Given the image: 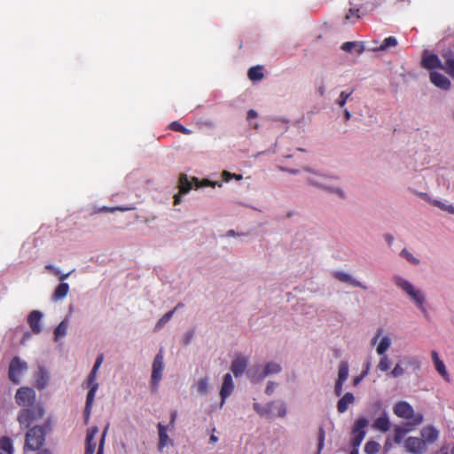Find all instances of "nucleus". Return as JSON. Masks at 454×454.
Wrapping results in <instances>:
<instances>
[{"mask_svg": "<svg viewBox=\"0 0 454 454\" xmlns=\"http://www.w3.org/2000/svg\"><path fill=\"white\" fill-rule=\"evenodd\" d=\"M355 401V397L352 393H346L337 403V411L340 413H344L348 406L353 403Z\"/></svg>", "mask_w": 454, "mask_h": 454, "instance_id": "obj_23", "label": "nucleus"}, {"mask_svg": "<svg viewBox=\"0 0 454 454\" xmlns=\"http://www.w3.org/2000/svg\"><path fill=\"white\" fill-rule=\"evenodd\" d=\"M174 199H175L174 203H175L176 205V204H178V203L180 202V200H181V197H180V195H179V194L175 195V196H174Z\"/></svg>", "mask_w": 454, "mask_h": 454, "instance_id": "obj_62", "label": "nucleus"}, {"mask_svg": "<svg viewBox=\"0 0 454 454\" xmlns=\"http://www.w3.org/2000/svg\"><path fill=\"white\" fill-rule=\"evenodd\" d=\"M43 314L38 310L31 311L27 316V324L35 334H38L42 332V320Z\"/></svg>", "mask_w": 454, "mask_h": 454, "instance_id": "obj_15", "label": "nucleus"}, {"mask_svg": "<svg viewBox=\"0 0 454 454\" xmlns=\"http://www.w3.org/2000/svg\"><path fill=\"white\" fill-rule=\"evenodd\" d=\"M193 334H194V333L192 331L186 333V334L184 336V343L185 345H188L191 342V340L193 337Z\"/></svg>", "mask_w": 454, "mask_h": 454, "instance_id": "obj_58", "label": "nucleus"}, {"mask_svg": "<svg viewBox=\"0 0 454 454\" xmlns=\"http://www.w3.org/2000/svg\"><path fill=\"white\" fill-rule=\"evenodd\" d=\"M46 428L43 426H35L26 433L24 451H35L41 449L45 442Z\"/></svg>", "mask_w": 454, "mask_h": 454, "instance_id": "obj_1", "label": "nucleus"}, {"mask_svg": "<svg viewBox=\"0 0 454 454\" xmlns=\"http://www.w3.org/2000/svg\"><path fill=\"white\" fill-rule=\"evenodd\" d=\"M436 205L438 207H440L442 209L449 212L450 214L454 215V206H452V205H444V204H442L439 201L436 202Z\"/></svg>", "mask_w": 454, "mask_h": 454, "instance_id": "obj_54", "label": "nucleus"}, {"mask_svg": "<svg viewBox=\"0 0 454 454\" xmlns=\"http://www.w3.org/2000/svg\"><path fill=\"white\" fill-rule=\"evenodd\" d=\"M353 93V90L349 92H347V91H341L340 96H339V98L337 99L336 103L340 106V107H343L347 102V100L348 99V98L352 95Z\"/></svg>", "mask_w": 454, "mask_h": 454, "instance_id": "obj_45", "label": "nucleus"}, {"mask_svg": "<svg viewBox=\"0 0 454 454\" xmlns=\"http://www.w3.org/2000/svg\"><path fill=\"white\" fill-rule=\"evenodd\" d=\"M97 375H98V372L90 371V372L89 373V375L87 377V380L83 383V385H85V387L89 389L86 398H90V399L95 398V395L98 389Z\"/></svg>", "mask_w": 454, "mask_h": 454, "instance_id": "obj_17", "label": "nucleus"}, {"mask_svg": "<svg viewBox=\"0 0 454 454\" xmlns=\"http://www.w3.org/2000/svg\"><path fill=\"white\" fill-rule=\"evenodd\" d=\"M98 433V427H91L87 430L86 440H85V452L84 454H94L97 444L94 441L97 434Z\"/></svg>", "mask_w": 454, "mask_h": 454, "instance_id": "obj_16", "label": "nucleus"}, {"mask_svg": "<svg viewBox=\"0 0 454 454\" xmlns=\"http://www.w3.org/2000/svg\"><path fill=\"white\" fill-rule=\"evenodd\" d=\"M429 76L431 82L434 86L443 90H449L450 89L451 82L444 74L436 71H431Z\"/></svg>", "mask_w": 454, "mask_h": 454, "instance_id": "obj_14", "label": "nucleus"}, {"mask_svg": "<svg viewBox=\"0 0 454 454\" xmlns=\"http://www.w3.org/2000/svg\"><path fill=\"white\" fill-rule=\"evenodd\" d=\"M394 282L398 287H400L403 292H405L414 301V302L416 303L418 308L424 314L427 313V309L424 306L425 295L420 290L416 289L410 281H408L399 276H395L394 278Z\"/></svg>", "mask_w": 454, "mask_h": 454, "instance_id": "obj_2", "label": "nucleus"}, {"mask_svg": "<svg viewBox=\"0 0 454 454\" xmlns=\"http://www.w3.org/2000/svg\"><path fill=\"white\" fill-rule=\"evenodd\" d=\"M373 427L381 431V432H387L390 428V421L387 415H383L380 418H378L374 423Z\"/></svg>", "mask_w": 454, "mask_h": 454, "instance_id": "obj_28", "label": "nucleus"}, {"mask_svg": "<svg viewBox=\"0 0 454 454\" xmlns=\"http://www.w3.org/2000/svg\"><path fill=\"white\" fill-rule=\"evenodd\" d=\"M257 117V113L256 111L253 110V109H250L248 112H247V120L250 121L254 118H256Z\"/></svg>", "mask_w": 454, "mask_h": 454, "instance_id": "obj_59", "label": "nucleus"}, {"mask_svg": "<svg viewBox=\"0 0 454 454\" xmlns=\"http://www.w3.org/2000/svg\"><path fill=\"white\" fill-rule=\"evenodd\" d=\"M333 277L340 282L348 283L353 286L361 287L363 289H367L366 286H364L361 282L354 279L349 274L342 271H335L333 273Z\"/></svg>", "mask_w": 454, "mask_h": 454, "instance_id": "obj_22", "label": "nucleus"}, {"mask_svg": "<svg viewBox=\"0 0 454 454\" xmlns=\"http://www.w3.org/2000/svg\"><path fill=\"white\" fill-rule=\"evenodd\" d=\"M104 361V355L103 354H99L95 361V364L92 367V372H98V369L99 367L101 366L102 363Z\"/></svg>", "mask_w": 454, "mask_h": 454, "instance_id": "obj_52", "label": "nucleus"}, {"mask_svg": "<svg viewBox=\"0 0 454 454\" xmlns=\"http://www.w3.org/2000/svg\"><path fill=\"white\" fill-rule=\"evenodd\" d=\"M46 269H47V270H51V272H53V274L59 276V279H60L61 281H63V280H65L66 278H68V276H69V275H70V273H71V272H68V273H67V274H60V271H59L58 269L54 268L52 265H47V266H46Z\"/></svg>", "mask_w": 454, "mask_h": 454, "instance_id": "obj_50", "label": "nucleus"}, {"mask_svg": "<svg viewBox=\"0 0 454 454\" xmlns=\"http://www.w3.org/2000/svg\"><path fill=\"white\" fill-rule=\"evenodd\" d=\"M36 395L33 388L27 387H20L15 395V401L18 405L31 407L38 403L35 402Z\"/></svg>", "mask_w": 454, "mask_h": 454, "instance_id": "obj_5", "label": "nucleus"}, {"mask_svg": "<svg viewBox=\"0 0 454 454\" xmlns=\"http://www.w3.org/2000/svg\"><path fill=\"white\" fill-rule=\"evenodd\" d=\"M68 328L67 320H63L54 330L55 340H58L59 338L64 337L67 334Z\"/></svg>", "mask_w": 454, "mask_h": 454, "instance_id": "obj_32", "label": "nucleus"}, {"mask_svg": "<svg viewBox=\"0 0 454 454\" xmlns=\"http://www.w3.org/2000/svg\"><path fill=\"white\" fill-rule=\"evenodd\" d=\"M421 66L422 67L428 70H433L434 68H441L443 70V64H442L438 56L427 51H426L423 54Z\"/></svg>", "mask_w": 454, "mask_h": 454, "instance_id": "obj_12", "label": "nucleus"}, {"mask_svg": "<svg viewBox=\"0 0 454 454\" xmlns=\"http://www.w3.org/2000/svg\"><path fill=\"white\" fill-rule=\"evenodd\" d=\"M325 91V86H320L318 88V93H319L320 96H324Z\"/></svg>", "mask_w": 454, "mask_h": 454, "instance_id": "obj_63", "label": "nucleus"}, {"mask_svg": "<svg viewBox=\"0 0 454 454\" xmlns=\"http://www.w3.org/2000/svg\"><path fill=\"white\" fill-rule=\"evenodd\" d=\"M390 346V340L387 337L382 338L380 344L377 347V353L380 356H384L385 352L387 350V348Z\"/></svg>", "mask_w": 454, "mask_h": 454, "instance_id": "obj_42", "label": "nucleus"}, {"mask_svg": "<svg viewBox=\"0 0 454 454\" xmlns=\"http://www.w3.org/2000/svg\"><path fill=\"white\" fill-rule=\"evenodd\" d=\"M175 310H170L164 314L156 323L154 331L157 332L161 329L173 317Z\"/></svg>", "mask_w": 454, "mask_h": 454, "instance_id": "obj_34", "label": "nucleus"}, {"mask_svg": "<svg viewBox=\"0 0 454 454\" xmlns=\"http://www.w3.org/2000/svg\"><path fill=\"white\" fill-rule=\"evenodd\" d=\"M348 377V364L347 361H341L339 365L337 380L345 382L347 380Z\"/></svg>", "mask_w": 454, "mask_h": 454, "instance_id": "obj_31", "label": "nucleus"}, {"mask_svg": "<svg viewBox=\"0 0 454 454\" xmlns=\"http://www.w3.org/2000/svg\"><path fill=\"white\" fill-rule=\"evenodd\" d=\"M410 431L403 427H395V442L400 443L404 438L405 434Z\"/></svg>", "mask_w": 454, "mask_h": 454, "instance_id": "obj_41", "label": "nucleus"}, {"mask_svg": "<svg viewBox=\"0 0 454 454\" xmlns=\"http://www.w3.org/2000/svg\"><path fill=\"white\" fill-rule=\"evenodd\" d=\"M355 47H358V54H361L364 51V46L362 44H358L357 42H346L342 43L340 48L344 51L350 52Z\"/></svg>", "mask_w": 454, "mask_h": 454, "instance_id": "obj_36", "label": "nucleus"}, {"mask_svg": "<svg viewBox=\"0 0 454 454\" xmlns=\"http://www.w3.org/2000/svg\"><path fill=\"white\" fill-rule=\"evenodd\" d=\"M38 454H51V452L49 450H43L38 452Z\"/></svg>", "mask_w": 454, "mask_h": 454, "instance_id": "obj_64", "label": "nucleus"}, {"mask_svg": "<svg viewBox=\"0 0 454 454\" xmlns=\"http://www.w3.org/2000/svg\"><path fill=\"white\" fill-rule=\"evenodd\" d=\"M234 383L231 373H226L223 377V381L220 389V396H221V406L225 403L226 398H228L233 392Z\"/></svg>", "mask_w": 454, "mask_h": 454, "instance_id": "obj_13", "label": "nucleus"}, {"mask_svg": "<svg viewBox=\"0 0 454 454\" xmlns=\"http://www.w3.org/2000/svg\"><path fill=\"white\" fill-rule=\"evenodd\" d=\"M401 255L404 257L408 262H411L412 264H419V261L416 257L413 256L411 253H410L407 249H403L401 252Z\"/></svg>", "mask_w": 454, "mask_h": 454, "instance_id": "obj_46", "label": "nucleus"}, {"mask_svg": "<svg viewBox=\"0 0 454 454\" xmlns=\"http://www.w3.org/2000/svg\"><path fill=\"white\" fill-rule=\"evenodd\" d=\"M136 207L133 204L128 205V206H118L114 207H104L101 210L105 212H114V211H131L135 210Z\"/></svg>", "mask_w": 454, "mask_h": 454, "instance_id": "obj_40", "label": "nucleus"}, {"mask_svg": "<svg viewBox=\"0 0 454 454\" xmlns=\"http://www.w3.org/2000/svg\"><path fill=\"white\" fill-rule=\"evenodd\" d=\"M343 383L342 381L340 380H336L335 382V386H334V394L337 395V396H340L342 393V387H343Z\"/></svg>", "mask_w": 454, "mask_h": 454, "instance_id": "obj_55", "label": "nucleus"}, {"mask_svg": "<svg viewBox=\"0 0 454 454\" xmlns=\"http://www.w3.org/2000/svg\"><path fill=\"white\" fill-rule=\"evenodd\" d=\"M169 129L173 131L180 132L184 135H189L192 133V131L190 129H186L184 126H183L177 121H172L169 124Z\"/></svg>", "mask_w": 454, "mask_h": 454, "instance_id": "obj_39", "label": "nucleus"}, {"mask_svg": "<svg viewBox=\"0 0 454 454\" xmlns=\"http://www.w3.org/2000/svg\"><path fill=\"white\" fill-rule=\"evenodd\" d=\"M443 70L454 80V54L444 55Z\"/></svg>", "mask_w": 454, "mask_h": 454, "instance_id": "obj_27", "label": "nucleus"}, {"mask_svg": "<svg viewBox=\"0 0 454 454\" xmlns=\"http://www.w3.org/2000/svg\"><path fill=\"white\" fill-rule=\"evenodd\" d=\"M422 440L426 442V445L434 443L439 437L438 430L433 426H427L421 430Z\"/></svg>", "mask_w": 454, "mask_h": 454, "instance_id": "obj_20", "label": "nucleus"}, {"mask_svg": "<svg viewBox=\"0 0 454 454\" xmlns=\"http://www.w3.org/2000/svg\"><path fill=\"white\" fill-rule=\"evenodd\" d=\"M0 449L5 451L7 454H12L13 446L12 441L11 438L7 436H3L0 438Z\"/></svg>", "mask_w": 454, "mask_h": 454, "instance_id": "obj_33", "label": "nucleus"}, {"mask_svg": "<svg viewBox=\"0 0 454 454\" xmlns=\"http://www.w3.org/2000/svg\"><path fill=\"white\" fill-rule=\"evenodd\" d=\"M163 359H164V356H163L162 351L160 350L154 357V360L153 363L151 383H152V387L154 390L157 389L159 382L160 381L161 377H162V372L164 369Z\"/></svg>", "mask_w": 454, "mask_h": 454, "instance_id": "obj_7", "label": "nucleus"}, {"mask_svg": "<svg viewBox=\"0 0 454 454\" xmlns=\"http://www.w3.org/2000/svg\"><path fill=\"white\" fill-rule=\"evenodd\" d=\"M368 425V420L365 418L358 419L353 427L352 433L354 434L353 445L358 446L363 442L365 436V427Z\"/></svg>", "mask_w": 454, "mask_h": 454, "instance_id": "obj_10", "label": "nucleus"}, {"mask_svg": "<svg viewBox=\"0 0 454 454\" xmlns=\"http://www.w3.org/2000/svg\"><path fill=\"white\" fill-rule=\"evenodd\" d=\"M385 239L388 243V245H391L393 240H394V237L392 235H390V234H386L385 235Z\"/></svg>", "mask_w": 454, "mask_h": 454, "instance_id": "obj_60", "label": "nucleus"}, {"mask_svg": "<svg viewBox=\"0 0 454 454\" xmlns=\"http://www.w3.org/2000/svg\"><path fill=\"white\" fill-rule=\"evenodd\" d=\"M247 76L251 81H260L263 78L262 67L260 66L249 68Z\"/></svg>", "mask_w": 454, "mask_h": 454, "instance_id": "obj_30", "label": "nucleus"}, {"mask_svg": "<svg viewBox=\"0 0 454 454\" xmlns=\"http://www.w3.org/2000/svg\"><path fill=\"white\" fill-rule=\"evenodd\" d=\"M351 117V114L348 109H345L344 111V118L346 121H348Z\"/></svg>", "mask_w": 454, "mask_h": 454, "instance_id": "obj_61", "label": "nucleus"}, {"mask_svg": "<svg viewBox=\"0 0 454 454\" xmlns=\"http://www.w3.org/2000/svg\"><path fill=\"white\" fill-rule=\"evenodd\" d=\"M196 389L200 395H205L208 391V380L207 378H203L198 380L196 383Z\"/></svg>", "mask_w": 454, "mask_h": 454, "instance_id": "obj_37", "label": "nucleus"}, {"mask_svg": "<svg viewBox=\"0 0 454 454\" xmlns=\"http://www.w3.org/2000/svg\"><path fill=\"white\" fill-rule=\"evenodd\" d=\"M107 428H108V426L105 428V430H104V432H103V434H102V437H101V439H100V442H99V446H98V449L97 454H103V451H104L105 438H106V434Z\"/></svg>", "mask_w": 454, "mask_h": 454, "instance_id": "obj_53", "label": "nucleus"}, {"mask_svg": "<svg viewBox=\"0 0 454 454\" xmlns=\"http://www.w3.org/2000/svg\"><path fill=\"white\" fill-rule=\"evenodd\" d=\"M93 402H94V399L86 398L85 408L83 411L85 424H88V422H89Z\"/></svg>", "mask_w": 454, "mask_h": 454, "instance_id": "obj_43", "label": "nucleus"}, {"mask_svg": "<svg viewBox=\"0 0 454 454\" xmlns=\"http://www.w3.org/2000/svg\"><path fill=\"white\" fill-rule=\"evenodd\" d=\"M360 18L359 9L350 8L344 17V24H353L357 21Z\"/></svg>", "mask_w": 454, "mask_h": 454, "instance_id": "obj_29", "label": "nucleus"}, {"mask_svg": "<svg viewBox=\"0 0 454 454\" xmlns=\"http://www.w3.org/2000/svg\"><path fill=\"white\" fill-rule=\"evenodd\" d=\"M277 409V415L279 418H284L286 415V405L285 402H279L278 403H275Z\"/></svg>", "mask_w": 454, "mask_h": 454, "instance_id": "obj_47", "label": "nucleus"}, {"mask_svg": "<svg viewBox=\"0 0 454 454\" xmlns=\"http://www.w3.org/2000/svg\"><path fill=\"white\" fill-rule=\"evenodd\" d=\"M49 375L45 370L40 368L39 372L35 375V387L39 389H44L48 385Z\"/></svg>", "mask_w": 454, "mask_h": 454, "instance_id": "obj_24", "label": "nucleus"}, {"mask_svg": "<svg viewBox=\"0 0 454 454\" xmlns=\"http://www.w3.org/2000/svg\"><path fill=\"white\" fill-rule=\"evenodd\" d=\"M259 371L260 367L256 368L255 372L251 374L253 380L260 381L270 374L278 373L281 371V366L275 362H270L265 365L262 372Z\"/></svg>", "mask_w": 454, "mask_h": 454, "instance_id": "obj_11", "label": "nucleus"}, {"mask_svg": "<svg viewBox=\"0 0 454 454\" xmlns=\"http://www.w3.org/2000/svg\"><path fill=\"white\" fill-rule=\"evenodd\" d=\"M406 450L412 454H423L427 451L426 442L419 437H408L404 442Z\"/></svg>", "mask_w": 454, "mask_h": 454, "instance_id": "obj_9", "label": "nucleus"}, {"mask_svg": "<svg viewBox=\"0 0 454 454\" xmlns=\"http://www.w3.org/2000/svg\"><path fill=\"white\" fill-rule=\"evenodd\" d=\"M393 411L399 418L411 419L410 423L411 426L419 425L423 421V415L421 413L414 414L412 406L407 402H398L395 404Z\"/></svg>", "mask_w": 454, "mask_h": 454, "instance_id": "obj_4", "label": "nucleus"}, {"mask_svg": "<svg viewBox=\"0 0 454 454\" xmlns=\"http://www.w3.org/2000/svg\"><path fill=\"white\" fill-rule=\"evenodd\" d=\"M27 369L26 362H22L20 357L15 356L12 359L9 366L8 377L14 384L20 382V376Z\"/></svg>", "mask_w": 454, "mask_h": 454, "instance_id": "obj_6", "label": "nucleus"}, {"mask_svg": "<svg viewBox=\"0 0 454 454\" xmlns=\"http://www.w3.org/2000/svg\"><path fill=\"white\" fill-rule=\"evenodd\" d=\"M68 291H69V285L67 283H60L56 287V289L53 293V295H52V299L54 301L62 300L67 296Z\"/></svg>", "mask_w": 454, "mask_h": 454, "instance_id": "obj_26", "label": "nucleus"}, {"mask_svg": "<svg viewBox=\"0 0 454 454\" xmlns=\"http://www.w3.org/2000/svg\"><path fill=\"white\" fill-rule=\"evenodd\" d=\"M247 366V359L241 356H237L231 365V370L235 377H239L243 374Z\"/></svg>", "mask_w": 454, "mask_h": 454, "instance_id": "obj_19", "label": "nucleus"}, {"mask_svg": "<svg viewBox=\"0 0 454 454\" xmlns=\"http://www.w3.org/2000/svg\"><path fill=\"white\" fill-rule=\"evenodd\" d=\"M44 415V409L42 403L32 405L20 411L18 421L20 427L28 428L34 422L41 419Z\"/></svg>", "mask_w": 454, "mask_h": 454, "instance_id": "obj_3", "label": "nucleus"}, {"mask_svg": "<svg viewBox=\"0 0 454 454\" xmlns=\"http://www.w3.org/2000/svg\"><path fill=\"white\" fill-rule=\"evenodd\" d=\"M404 373V370L403 368L399 364H397L394 369L391 371L390 374L393 378H397V377H400L402 376L403 374Z\"/></svg>", "mask_w": 454, "mask_h": 454, "instance_id": "obj_51", "label": "nucleus"}, {"mask_svg": "<svg viewBox=\"0 0 454 454\" xmlns=\"http://www.w3.org/2000/svg\"><path fill=\"white\" fill-rule=\"evenodd\" d=\"M274 388H275V383L272 382V381H270L267 384V387L265 388V394L268 395H272V393L274 392Z\"/></svg>", "mask_w": 454, "mask_h": 454, "instance_id": "obj_57", "label": "nucleus"}, {"mask_svg": "<svg viewBox=\"0 0 454 454\" xmlns=\"http://www.w3.org/2000/svg\"><path fill=\"white\" fill-rule=\"evenodd\" d=\"M431 356L434 361L435 370L446 381H450V375L446 370L444 363L439 358L438 353L433 350L431 352Z\"/></svg>", "mask_w": 454, "mask_h": 454, "instance_id": "obj_21", "label": "nucleus"}, {"mask_svg": "<svg viewBox=\"0 0 454 454\" xmlns=\"http://www.w3.org/2000/svg\"><path fill=\"white\" fill-rule=\"evenodd\" d=\"M397 45V40L395 36H388L384 39L382 43L376 49L377 51H385L390 47H395Z\"/></svg>", "mask_w": 454, "mask_h": 454, "instance_id": "obj_35", "label": "nucleus"}, {"mask_svg": "<svg viewBox=\"0 0 454 454\" xmlns=\"http://www.w3.org/2000/svg\"><path fill=\"white\" fill-rule=\"evenodd\" d=\"M275 406V402H270L267 403L265 407L262 406L258 403H254L253 408L254 410L261 416L270 418L271 414V410Z\"/></svg>", "mask_w": 454, "mask_h": 454, "instance_id": "obj_25", "label": "nucleus"}, {"mask_svg": "<svg viewBox=\"0 0 454 454\" xmlns=\"http://www.w3.org/2000/svg\"><path fill=\"white\" fill-rule=\"evenodd\" d=\"M193 184H195L196 187L207 186L212 185L215 186V184L211 183L209 180L205 179L203 182L200 183L197 177H192L190 181L185 174H181L179 177V190L180 193L185 194L192 188Z\"/></svg>", "mask_w": 454, "mask_h": 454, "instance_id": "obj_8", "label": "nucleus"}, {"mask_svg": "<svg viewBox=\"0 0 454 454\" xmlns=\"http://www.w3.org/2000/svg\"><path fill=\"white\" fill-rule=\"evenodd\" d=\"M377 368L381 372H387L390 368V362L387 356H382L377 365Z\"/></svg>", "mask_w": 454, "mask_h": 454, "instance_id": "obj_44", "label": "nucleus"}, {"mask_svg": "<svg viewBox=\"0 0 454 454\" xmlns=\"http://www.w3.org/2000/svg\"><path fill=\"white\" fill-rule=\"evenodd\" d=\"M380 449V445L375 441H369L364 445V452L366 454H376Z\"/></svg>", "mask_w": 454, "mask_h": 454, "instance_id": "obj_38", "label": "nucleus"}, {"mask_svg": "<svg viewBox=\"0 0 454 454\" xmlns=\"http://www.w3.org/2000/svg\"><path fill=\"white\" fill-rule=\"evenodd\" d=\"M176 417H177V411H171L169 424H168V426H167L168 428V427L173 428L175 427Z\"/></svg>", "mask_w": 454, "mask_h": 454, "instance_id": "obj_56", "label": "nucleus"}, {"mask_svg": "<svg viewBox=\"0 0 454 454\" xmlns=\"http://www.w3.org/2000/svg\"><path fill=\"white\" fill-rule=\"evenodd\" d=\"M325 442V430L323 427H320L318 430V443H317V453L320 454V451L324 448Z\"/></svg>", "mask_w": 454, "mask_h": 454, "instance_id": "obj_48", "label": "nucleus"}, {"mask_svg": "<svg viewBox=\"0 0 454 454\" xmlns=\"http://www.w3.org/2000/svg\"><path fill=\"white\" fill-rule=\"evenodd\" d=\"M158 434H159V442L158 449L161 451L168 444H172V441L168 435V427L159 422L157 425Z\"/></svg>", "mask_w": 454, "mask_h": 454, "instance_id": "obj_18", "label": "nucleus"}, {"mask_svg": "<svg viewBox=\"0 0 454 454\" xmlns=\"http://www.w3.org/2000/svg\"><path fill=\"white\" fill-rule=\"evenodd\" d=\"M223 178L225 182H229L231 181V179H236V180H241L242 179V176L241 175H238V174H231L226 170H224L223 172Z\"/></svg>", "mask_w": 454, "mask_h": 454, "instance_id": "obj_49", "label": "nucleus"}]
</instances>
